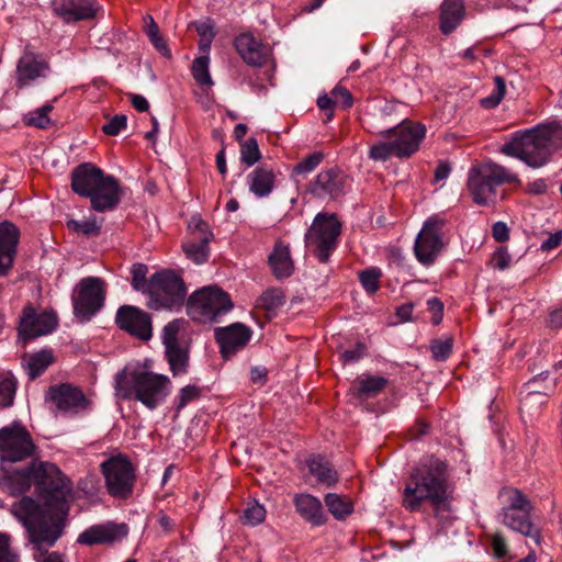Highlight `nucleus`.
Returning a JSON list of instances; mask_svg holds the SVG:
<instances>
[{"instance_id":"obj_11","label":"nucleus","mask_w":562,"mask_h":562,"mask_svg":"<svg viewBox=\"0 0 562 562\" xmlns=\"http://www.w3.org/2000/svg\"><path fill=\"white\" fill-rule=\"evenodd\" d=\"M108 493L117 499H127L134 492L136 469L124 456L111 457L101 464Z\"/></svg>"},{"instance_id":"obj_37","label":"nucleus","mask_w":562,"mask_h":562,"mask_svg":"<svg viewBox=\"0 0 562 562\" xmlns=\"http://www.w3.org/2000/svg\"><path fill=\"white\" fill-rule=\"evenodd\" d=\"M537 378H533L526 384V394L520 400V411L528 416H532L538 408L546 402V394L536 390Z\"/></svg>"},{"instance_id":"obj_15","label":"nucleus","mask_w":562,"mask_h":562,"mask_svg":"<svg viewBox=\"0 0 562 562\" xmlns=\"http://www.w3.org/2000/svg\"><path fill=\"white\" fill-rule=\"evenodd\" d=\"M445 225L446 221L439 215H432L424 223L414 246L415 256L422 265H432L442 249L441 234Z\"/></svg>"},{"instance_id":"obj_16","label":"nucleus","mask_w":562,"mask_h":562,"mask_svg":"<svg viewBox=\"0 0 562 562\" xmlns=\"http://www.w3.org/2000/svg\"><path fill=\"white\" fill-rule=\"evenodd\" d=\"M45 398L54 404L58 413L67 416H76L92 408V402L85 395L82 390L70 383L49 386Z\"/></svg>"},{"instance_id":"obj_40","label":"nucleus","mask_w":562,"mask_h":562,"mask_svg":"<svg viewBox=\"0 0 562 562\" xmlns=\"http://www.w3.org/2000/svg\"><path fill=\"white\" fill-rule=\"evenodd\" d=\"M285 303V294L281 288H270L259 297V305L270 312L279 310Z\"/></svg>"},{"instance_id":"obj_63","label":"nucleus","mask_w":562,"mask_h":562,"mask_svg":"<svg viewBox=\"0 0 562 562\" xmlns=\"http://www.w3.org/2000/svg\"><path fill=\"white\" fill-rule=\"evenodd\" d=\"M492 233L497 241H505L509 238V229L504 222H496L493 225Z\"/></svg>"},{"instance_id":"obj_35","label":"nucleus","mask_w":562,"mask_h":562,"mask_svg":"<svg viewBox=\"0 0 562 562\" xmlns=\"http://www.w3.org/2000/svg\"><path fill=\"white\" fill-rule=\"evenodd\" d=\"M310 473L316 477L317 482L331 487L335 486L339 480L337 471L331 463L323 456H313L307 460Z\"/></svg>"},{"instance_id":"obj_47","label":"nucleus","mask_w":562,"mask_h":562,"mask_svg":"<svg viewBox=\"0 0 562 562\" xmlns=\"http://www.w3.org/2000/svg\"><path fill=\"white\" fill-rule=\"evenodd\" d=\"M494 82H495L494 91L490 95L481 99V105L484 109L496 108L501 103V101L503 100V98L505 95V91H506L505 80L502 77L496 76L494 78Z\"/></svg>"},{"instance_id":"obj_56","label":"nucleus","mask_w":562,"mask_h":562,"mask_svg":"<svg viewBox=\"0 0 562 562\" xmlns=\"http://www.w3.org/2000/svg\"><path fill=\"white\" fill-rule=\"evenodd\" d=\"M331 95L336 104H341L342 108L348 109L352 106L353 99L349 90L342 86H336L331 90Z\"/></svg>"},{"instance_id":"obj_25","label":"nucleus","mask_w":562,"mask_h":562,"mask_svg":"<svg viewBox=\"0 0 562 562\" xmlns=\"http://www.w3.org/2000/svg\"><path fill=\"white\" fill-rule=\"evenodd\" d=\"M55 15L66 23L91 19L95 15L94 0H53Z\"/></svg>"},{"instance_id":"obj_31","label":"nucleus","mask_w":562,"mask_h":562,"mask_svg":"<svg viewBox=\"0 0 562 562\" xmlns=\"http://www.w3.org/2000/svg\"><path fill=\"white\" fill-rule=\"evenodd\" d=\"M54 362L55 356L50 348L26 352L21 358V364L31 380L41 376Z\"/></svg>"},{"instance_id":"obj_60","label":"nucleus","mask_w":562,"mask_h":562,"mask_svg":"<svg viewBox=\"0 0 562 562\" xmlns=\"http://www.w3.org/2000/svg\"><path fill=\"white\" fill-rule=\"evenodd\" d=\"M427 305H428V310L430 312H432V314H434L432 323L436 325L439 324L442 319V312H443L442 302L437 297H431L427 301Z\"/></svg>"},{"instance_id":"obj_10","label":"nucleus","mask_w":562,"mask_h":562,"mask_svg":"<svg viewBox=\"0 0 562 562\" xmlns=\"http://www.w3.org/2000/svg\"><path fill=\"white\" fill-rule=\"evenodd\" d=\"M187 321L173 319L165 325L161 331V342L165 347V358L173 376L188 373L190 347L183 339Z\"/></svg>"},{"instance_id":"obj_12","label":"nucleus","mask_w":562,"mask_h":562,"mask_svg":"<svg viewBox=\"0 0 562 562\" xmlns=\"http://www.w3.org/2000/svg\"><path fill=\"white\" fill-rule=\"evenodd\" d=\"M105 293V283L101 278L81 279L71 297L76 317L82 322L90 321L103 307Z\"/></svg>"},{"instance_id":"obj_38","label":"nucleus","mask_w":562,"mask_h":562,"mask_svg":"<svg viewBox=\"0 0 562 562\" xmlns=\"http://www.w3.org/2000/svg\"><path fill=\"white\" fill-rule=\"evenodd\" d=\"M387 385V380L383 376L363 374L358 379L357 395L372 397L379 394Z\"/></svg>"},{"instance_id":"obj_24","label":"nucleus","mask_w":562,"mask_h":562,"mask_svg":"<svg viewBox=\"0 0 562 562\" xmlns=\"http://www.w3.org/2000/svg\"><path fill=\"white\" fill-rule=\"evenodd\" d=\"M533 508L501 512V522L510 530L530 538L537 546L542 543V530L531 520Z\"/></svg>"},{"instance_id":"obj_54","label":"nucleus","mask_w":562,"mask_h":562,"mask_svg":"<svg viewBox=\"0 0 562 562\" xmlns=\"http://www.w3.org/2000/svg\"><path fill=\"white\" fill-rule=\"evenodd\" d=\"M0 562H19V554L10 546V536L0 532Z\"/></svg>"},{"instance_id":"obj_50","label":"nucleus","mask_w":562,"mask_h":562,"mask_svg":"<svg viewBox=\"0 0 562 562\" xmlns=\"http://www.w3.org/2000/svg\"><path fill=\"white\" fill-rule=\"evenodd\" d=\"M393 156L395 157V150L391 140L374 144L369 150V157L373 160L385 161Z\"/></svg>"},{"instance_id":"obj_41","label":"nucleus","mask_w":562,"mask_h":562,"mask_svg":"<svg viewBox=\"0 0 562 562\" xmlns=\"http://www.w3.org/2000/svg\"><path fill=\"white\" fill-rule=\"evenodd\" d=\"M210 58L209 56H200L192 63L191 71L194 80L200 86H212L213 81L209 70Z\"/></svg>"},{"instance_id":"obj_3","label":"nucleus","mask_w":562,"mask_h":562,"mask_svg":"<svg viewBox=\"0 0 562 562\" xmlns=\"http://www.w3.org/2000/svg\"><path fill=\"white\" fill-rule=\"evenodd\" d=\"M562 149V125L558 122L539 124L533 128L516 132L503 144L501 153L538 169L549 164Z\"/></svg>"},{"instance_id":"obj_8","label":"nucleus","mask_w":562,"mask_h":562,"mask_svg":"<svg viewBox=\"0 0 562 562\" xmlns=\"http://www.w3.org/2000/svg\"><path fill=\"white\" fill-rule=\"evenodd\" d=\"M233 307L229 295L216 285L194 291L187 301L189 316L199 323H213Z\"/></svg>"},{"instance_id":"obj_19","label":"nucleus","mask_w":562,"mask_h":562,"mask_svg":"<svg viewBox=\"0 0 562 562\" xmlns=\"http://www.w3.org/2000/svg\"><path fill=\"white\" fill-rule=\"evenodd\" d=\"M117 327L140 340H149L153 336L151 317L139 307L121 306L115 315Z\"/></svg>"},{"instance_id":"obj_29","label":"nucleus","mask_w":562,"mask_h":562,"mask_svg":"<svg viewBox=\"0 0 562 562\" xmlns=\"http://www.w3.org/2000/svg\"><path fill=\"white\" fill-rule=\"evenodd\" d=\"M127 533L126 525H93L82 531L77 542L86 546L104 544L114 542L120 536Z\"/></svg>"},{"instance_id":"obj_58","label":"nucleus","mask_w":562,"mask_h":562,"mask_svg":"<svg viewBox=\"0 0 562 562\" xmlns=\"http://www.w3.org/2000/svg\"><path fill=\"white\" fill-rule=\"evenodd\" d=\"M366 345L358 342L353 349L345 350L341 353L344 363L359 361L366 355Z\"/></svg>"},{"instance_id":"obj_7","label":"nucleus","mask_w":562,"mask_h":562,"mask_svg":"<svg viewBox=\"0 0 562 562\" xmlns=\"http://www.w3.org/2000/svg\"><path fill=\"white\" fill-rule=\"evenodd\" d=\"M145 294L151 310H178L187 297V288L181 276L172 270H162L150 276Z\"/></svg>"},{"instance_id":"obj_26","label":"nucleus","mask_w":562,"mask_h":562,"mask_svg":"<svg viewBox=\"0 0 562 562\" xmlns=\"http://www.w3.org/2000/svg\"><path fill=\"white\" fill-rule=\"evenodd\" d=\"M88 198L97 212L113 210L121 200L119 181L113 176H105Z\"/></svg>"},{"instance_id":"obj_23","label":"nucleus","mask_w":562,"mask_h":562,"mask_svg":"<svg viewBox=\"0 0 562 562\" xmlns=\"http://www.w3.org/2000/svg\"><path fill=\"white\" fill-rule=\"evenodd\" d=\"M20 243V229L10 222H0V277H5L11 271Z\"/></svg>"},{"instance_id":"obj_48","label":"nucleus","mask_w":562,"mask_h":562,"mask_svg":"<svg viewBox=\"0 0 562 562\" xmlns=\"http://www.w3.org/2000/svg\"><path fill=\"white\" fill-rule=\"evenodd\" d=\"M240 156L243 162L247 166L255 165L261 157L258 143L255 138H248L243 145L240 149Z\"/></svg>"},{"instance_id":"obj_59","label":"nucleus","mask_w":562,"mask_h":562,"mask_svg":"<svg viewBox=\"0 0 562 562\" xmlns=\"http://www.w3.org/2000/svg\"><path fill=\"white\" fill-rule=\"evenodd\" d=\"M492 548L494 555L498 559L504 558L508 551L506 539L501 533L493 535Z\"/></svg>"},{"instance_id":"obj_27","label":"nucleus","mask_w":562,"mask_h":562,"mask_svg":"<svg viewBox=\"0 0 562 562\" xmlns=\"http://www.w3.org/2000/svg\"><path fill=\"white\" fill-rule=\"evenodd\" d=\"M105 176L103 170L93 164H81L71 171V189L78 195L88 198Z\"/></svg>"},{"instance_id":"obj_28","label":"nucleus","mask_w":562,"mask_h":562,"mask_svg":"<svg viewBox=\"0 0 562 562\" xmlns=\"http://www.w3.org/2000/svg\"><path fill=\"white\" fill-rule=\"evenodd\" d=\"M235 48L243 60L252 67H262L268 58L269 49L258 42L254 35L243 33L235 38Z\"/></svg>"},{"instance_id":"obj_44","label":"nucleus","mask_w":562,"mask_h":562,"mask_svg":"<svg viewBox=\"0 0 562 562\" xmlns=\"http://www.w3.org/2000/svg\"><path fill=\"white\" fill-rule=\"evenodd\" d=\"M324 154L322 151H314L293 167V175L304 177L307 176L322 164Z\"/></svg>"},{"instance_id":"obj_62","label":"nucleus","mask_w":562,"mask_h":562,"mask_svg":"<svg viewBox=\"0 0 562 562\" xmlns=\"http://www.w3.org/2000/svg\"><path fill=\"white\" fill-rule=\"evenodd\" d=\"M562 243V232H555L551 234L546 240L541 244L542 251H550L557 247H559Z\"/></svg>"},{"instance_id":"obj_36","label":"nucleus","mask_w":562,"mask_h":562,"mask_svg":"<svg viewBox=\"0 0 562 562\" xmlns=\"http://www.w3.org/2000/svg\"><path fill=\"white\" fill-rule=\"evenodd\" d=\"M328 512L337 519L344 520L353 513V502L348 496L328 493L324 497Z\"/></svg>"},{"instance_id":"obj_2","label":"nucleus","mask_w":562,"mask_h":562,"mask_svg":"<svg viewBox=\"0 0 562 562\" xmlns=\"http://www.w3.org/2000/svg\"><path fill=\"white\" fill-rule=\"evenodd\" d=\"M448 464L434 456H427L413 469L403 492V506L417 512L425 501L436 508L446 507L449 502Z\"/></svg>"},{"instance_id":"obj_34","label":"nucleus","mask_w":562,"mask_h":562,"mask_svg":"<svg viewBox=\"0 0 562 562\" xmlns=\"http://www.w3.org/2000/svg\"><path fill=\"white\" fill-rule=\"evenodd\" d=\"M464 16L462 0H445L440 7V30L449 34L460 24Z\"/></svg>"},{"instance_id":"obj_42","label":"nucleus","mask_w":562,"mask_h":562,"mask_svg":"<svg viewBox=\"0 0 562 562\" xmlns=\"http://www.w3.org/2000/svg\"><path fill=\"white\" fill-rule=\"evenodd\" d=\"M52 110H53V105L44 104L43 106L29 112L24 116V122L29 126L46 128L50 125V122H52L48 116V114Z\"/></svg>"},{"instance_id":"obj_14","label":"nucleus","mask_w":562,"mask_h":562,"mask_svg":"<svg viewBox=\"0 0 562 562\" xmlns=\"http://www.w3.org/2000/svg\"><path fill=\"white\" fill-rule=\"evenodd\" d=\"M392 123L393 124L385 130L371 132L392 137L391 143L395 150V157L406 158L412 156L418 150L420 142L425 137V125L420 123H405V121Z\"/></svg>"},{"instance_id":"obj_57","label":"nucleus","mask_w":562,"mask_h":562,"mask_svg":"<svg viewBox=\"0 0 562 562\" xmlns=\"http://www.w3.org/2000/svg\"><path fill=\"white\" fill-rule=\"evenodd\" d=\"M512 263V256L505 247L498 248L492 258V265L494 268L499 270L507 269Z\"/></svg>"},{"instance_id":"obj_55","label":"nucleus","mask_w":562,"mask_h":562,"mask_svg":"<svg viewBox=\"0 0 562 562\" xmlns=\"http://www.w3.org/2000/svg\"><path fill=\"white\" fill-rule=\"evenodd\" d=\"M127 125V117L126 115L119 114L115 115L113 119H111L106 124L102 126L103 133L108 135H117L124 128H126Z\"/></svg>"},{"instance_id":"obj_6","label":"nucleus","mask_w":562,"mask_h":562,"mask_svg":"<svg viewBox=\"0 0 562 562\" xmlns=\"http://www.w3.org/2000/svg\"><path fill=\"white\" fill-rule=\"evenodd\" d=\"M519 182L515 172L496 162L485 161L470 168L467 187L475 204L494 206L505 198L499 191L502 184Z\"/></svg>"},{"instance_id":"obj_53","label":"nucleus","mask_w":562,"mask_h":562,"mask_svg":"<svg viewBox=\"0 0 562 562\" xmlns=\"http://www.w3.org/2000/svg\"><path fill=\"white\" fill-rule=\"evenodd\" d=\"M70 229L87 236L99 235L100 226L94 221H76L71 220L67 223Z\"/></svg>"},{"instance_id":"obj_21","label":"nucleus","mask_w":562,"mask_h":562,"mask_svg":"<svg viewBox=\"0 0 562 562\" xmlns=\"http://www.w3.org/2000/svg\"><path fill=\"white\" fill-rule=\"evenodd\" d=\"M345 173L337 167L322 170L316 178L308 183L307 191L318 199L335 200L345 194Z\"/></svg>"},{"instance_id":"obj_52","label":"nucleus","mask_w":562,"mask_h":562,"mask_svg":"<svg viewBox=\"0 0 562 562\" xmlns=\"http://www.w3.org/2000/svg\"><path fill=\"white\" fill-rule=\"evenodd\" d=\"M15 389L16 385L12 379L4 378L0 380V405L4 407L12 405Z\"/></svg>"},{"instance_id":"obj_39","label":"nucleus","mask_w":562,"mask_h":562,"mask_svg":"<svg viewBox=\"0 0 562 562\" xmlns=\"http://www.w3.org/2000/svg\"><path fill=\"white\" fill-rule=\"evenodd\" d=\"M502 494L506 496V505L501 512L533 508L530 499L518 488L507 487L502 491Z\"/></svg>"},{"instance_id":"obj_30","label":"nucleus","mask_w":562,"mask_h":562,"mask_svg":"<svg viewBox=\"0 0 562 562\" xmlns=\"http://www.w3.org/2000/svg\"><path fill=\"white\" fill-rule=\"evenodd\" d=\"M268 265L272 274L278 280L292 276L294 271V262L291 257L290 246L283 240H277L272 251L268 256Z\"/></svg>"},{"instance_id":"obj_49","label":"nucleus","mask_w":562,"mask_h":562,"mask_svg":"<svg viewBox=\"0 0 562 562\" xmlns=\"http://www.w3.org/2000/svg\"><path fill=\"white\" fill-rule=\"evenodd\" d=\"M266 509L262 505L255 503L249 504L244 510L243 522L256 526L265 520Z\"/></svg>"},{"instance_id":"obj_51","label":"nucleus","mask_w":562,"mask_h":562,"mask_svg":"<svg viewBox=\"0 0 562 562\" xmlns=\"http://www.w3.org/2000/svg\"><path fill=\"white\" fill-rule=\"evenodd\" d=\"M148 268L144 263H135L133 265L131 269L132 273V286L136 291H142L145 293L147 282L146 281V274H147Z\"/></svg>"},{"instance_id":"obj_33","label":"nucleus","mask_w":562,"mask_h":562,"mask_svg":"<svg viewBox=\"0 0 562 562\" xmlns=\"http://www.w3.org/2000/svg\"><path fill=\"white\" fill-rule=\"evenodd\" d=\"M249 190L258 198L268 196L276 182V175L272 168L262 165L256 167L248 176Z\"/></svg>"},{"instance_id":"obj_1","label":"nucleus","mask_w":562,"mask_h":562,"mask_svg":"<svg viewBox=\"0 0 562 562\" xmlns=\"http://www.w3.org/2000/svg\"><path fill=\"white\" fill-rule=\"evenodd\" d=\"M32 485L44 501L41 508L46 519L48 516L60 518L68 514L71 483L54 463L38 462L22 470H0V486L12 496L26 493Z\"/></svg>"},{"instance_id":"obj_9","label":"nucleus","mask_w":562,"mask_h":562,"mask_svg":"<svg viewBox=\"0 0 562 562\" xmlns=\"http://www.w3.org/2000/svg\"><path fill=\"white\" fill-rule=\"evenodd\" d=\"M341 224L335 214L318 213L305 234L306 246L323 263L327 262L337 248Z\"/></svg>"},{"instance_id":"obj_32","label":"nucleus","mask_w":562,"mask_h":562,"mask_svg":"<svg viewBox=\"0 0 562 562\" xmlns=\"http://www.w3.org/2000/svg\"><path fill=\"white\" fill-rule=\"evenodd\" d=\"M296 512L314 526H322L326 518L321 501L311 494H296L293 499Z\"/></svg>"},{"instance_id":"obj_45","label":"nucleus","mask_w":562,"mask_h":562,"mask_svg":"<svg viewBox=\"0 0 562 562\" xmlns=\"http://www.w3.org/2000/svg\"><path fill=\"white\" fill-rule=\"evenodd\" d=\"M382 272L379 268H370L359 273V281L362 288L369 293L373 294L380 289V280Z\"/></svg>"},{"instance_id":"obj_43","label":"nucleus","mask_w":562,"mask_h":562,"mask_svg":"<svg viewBox=\"0 0 562 562\" xmlns=\"http://www.w3.org/2000/svg\"><path fill=\"white\" fill-rule=\"evenodd\" d=\"M429 347L432 358L436 361H446L452 353L453 338L451 336H445L439 339H434Z\"/></svg>"},{"instance_id":"obj_13","label":"nucleus","mask_w":562,"mask_h":562,"mask_svg":"<svg viewBox=\"0 0 562 562\" xmlns=\"http://www.w3.org/2000/svg\"><path fill=\"white\" fill-rule=\"evenodd\" d=\"M35 445L30 432L19 423L0 429L1 461L18 462L32 457Z\"/></svg>"},{"instance_id":"obj_20","label":"nucleus","mask_w":562,"mask_h":562,"mask_svg":"<svg viewBox=\"0 0 562 562\" xmlns=\"http://www.w3.org/2000/svg\"><path fill=\"white\" fill-rule=\"evenodd\" d=\"M56 326L57 317L54 313L37 314L34 307L27 305L23 308L20 319L19 336L23 341H27L50 334Z\"/></svg>"},{"instance_id":"obj_4","label":"nucleus","mask_w":562,"mask_h":562,"mask_svg":"<svg viewBox=\"0 0 562 562\" xmlns=\"http://www.w3.org/2000/svg\"><path fill=\"white\" fill-rule=\"evenodd\" d=\"M11 513L26 529L36 562H64L61 554L47 551L60 537V526L52 521L53 517L46 519L45 512L33 498L25 496L14 502Z\"/></svg>"},{"instance_id":"obj_64","label":"nucleus","mask_w":562,"mask_h":562,"mask_svg":"<svg viewBox=\"0 0 562 562\" xmlns=\"http://www.w3.org/2000/svg\"><path fill=\"white\" fill-rule=\"evenodd\" d=\"M149 41L162 56L170 57L171 52L164 37L160 35V33L156 36L150 37Z\"/></svg>"},{"instance_id":"obj_5","label":"nucleus","mask_w":562,"mask_h":562,"mask_svg":"<svg viewBox=\"0 0 562 562\" xmlns=\"http://www.w3.org/2000/svg\"><path fill=\"white\" fill-rule=\"evenodd\" d=\"M171 381L165 374L142 369L124 368L115 374V394L121 400L140 402L154 411L171 392Z\"/></svg>"},{"instance_id":"obj_18","label":"nucleus","mask_w":562,"mask_h":562,"mask_svg":"<svg viewBox=\"0 0 562 562\" xmlns=\"http://www.w3.org/2000/svg\"><path fill=\"white\" fill-rule=\"evenodd\" d=\"M49 71L48 60L26 46L16 64L15 85L19 89L30 87L36 80L46 78Z\"/></svg>"},{"instance_id":"obj_46","label":"nucleus","mask_w":562,"mask_h":562,"mask_svg":"<svg viewBox=\"0 0 562 562\" xmlns=\"http://www.w3.org/2000/svg\"><path fill=\"white\" fill-rule=\"evenodd\" d=\"M201 387L196 385H186L180 389L179 394L175 397V409L176 412L182 411L190 402L201 396Z\"/></svg>"},{"instance_id":"obj_17","label":"nucleus","mask_w":562,"mask_h":562,"mask_svg":"<svg viewBox=\"0 0 562 562\" xmlns=\"http://www.w3.org/2000/svg\"><path fill=\"white\" fill-rule=\"evenodd\" d=\"M188 227L190 234L182 243V250L188 259L196 265H202L210 257L209 244L213 238V233L200 216H193Z\"/></svg>"},{"instance_id":"obj_22","label":"nucleus","mask_w":562,"mask_h":562,"mask_svg":"<svg viewBox=\"0 0 562 562\" xmlns=\"http://www.w3.org/2000/svg\"><path fill=\"white\" fill-rule=\"evenodd\" d=\"M251 330L241 323L215 329V339L220 345L223 358L229 359L250 340Z\"/></svg>"},{"instance_id":"obj_61","label":"nucleus","mask_w":562,"mask_h":562,"mask_svg":"<svg viewBox=\"0 0 562 562\" xmlns=\"http://www.w3.org/2000/svg\"><path fill=\"white\" fill-rule=\"evenodd\" d=\"M336 102L334 98L328 97L327 94L319 95L317 99V105L323 111H328L327 113V120H331L334 116V106Z\"/></svg>"}]
</instances>
